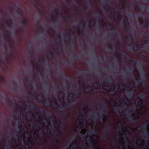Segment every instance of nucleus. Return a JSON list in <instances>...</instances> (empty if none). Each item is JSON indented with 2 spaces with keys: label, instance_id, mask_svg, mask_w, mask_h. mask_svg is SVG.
Segmentation results:
<instances>
[{
  "label": "nucleus",
  "instance_id": "obj_33",
  "mask_svg": "<svg viewBox=\"0 0 149 149\" xmlns=\"http://www.w3.org/2000/svg\"><path fill=\"white\" fill-rule=\"evenodd\" d=\"M103 138L104 139H108V138L107 135V133H106L103 136Z\"/></svg>",
  "mask_w": 149,
  "mask_h": 149
},
{
  "label": "nucleus",
  "instance_id": "obj_10",
  "mask_svg": "<svg viewBox=\"0 0 149 149\" xmlns=\"http://www.w3.org/2000/svg\"><path fill=\"white\" fill-rule=\"evenodd\" d=\"M146 95L145 93H143L139 95V96L143 98V99H140V101H143V99L146 97Z\"/></svg>",
  "mask_w": 149,
  "mask_h": 149
},
{
  "label": "nucleus",
  "instance_id": "obj_64",
  "mask_svg": "<svg viewBox=\"0 0 149 149\" xmlns=\"http://www.w3.org/2000/svg\"><path fill=\"white\" fill-rule=\"evenodd\" d=\"M8 148H9V147H8V146H6V149H8Z\"/></svg>",
  "mask_w": 149,
  "mask_h": 149
},
{
  "label": "nucleus",
  "instance_id": "obj_20",
  "mask_svg": "<svg viewBox=\"0 0 149 149\" xmlns=\"http://www.w3.org/2000/svg\"><path fill=\"white\" fill-rule=\"evenodd\" d=\"M89 116H95V117H98V116L97 115V114L96 113H95L94 114L93 113H92L91 115H89Z\"/></svg>",
  "mask_w": 149,
  "mask_h": 149
},
{
  "label": "nucleus",
  "instance_id": "obj_30",
  "mask_svg": "<svg viewBox=\"0 0 149 149\" xmlns=\"http://www.w3.org/2000/svg\"><path fill=\"white\" fill-rule=\"evenodd\" d=\"M118 129L119 130H123V129L124 128V127L123 126H122V125H120L118 127Z\"/></svg>",
  "mask_w": 149,
  "mask_h": 149
},
{
  "label": "nucleus",
  "instance_id": "obj_49",
  "mask_svg": "<svg viewBox=\"0 0 149 149\" xmlns=\"http://www.w3.org/2000/svg\"><path fill=\"white\" fill-rule=\"evenodd\" d=\"M135 47L136 48H138L139 49H140L141 48V46L140 47H139V46L138 45H137L135 46Z\"/></svg>",
  "mask_w": 149,
  "mask_h": 149
},
{
  "label": "nucleus",
  "instance_id": "obj_5",
  "mask_svg": "<svg viewBox=\"0 0 149 149\" xmlns=\"http://www.w3.org/2000/svg\"><path fill=\"white\" fill-rule=\"evenodd\" d=\"M136 77L139 79L140 82L141 84H142L143 83V82H145V79H140L141 77L139 74H138L137 75Z\"/></svg>",
  "mask_w": 149,
  "mask_h": 149
},
{
  "label": "nucleus",
  "instance_id": "obj_7",
  "mask_svg": "<svg viewBox=\"0 0 149 149\" xmlns=\"http://www.w3.org/2000/svg\"><path fill=\"white\" fill-rule=\"evenodd\" d=\"M31 140L30 139L28 138L27 139V142L26 143V145L28 146H30V145H32L33 143L31 142Z\"/></svg>",
  "mask_w": 149,
  "mask_h": 149
},
{
  "label": "nucleus",
  "instance_id": "obj_6",
  "mask_svg": "<svg viewBox=\"0 0 149 149\" xmlns=\"http://www.w3.org/2000/svg\"><path fill=\"white\" fill-rule=\"evenodd\" d=\"M57 105H56V107L55 106V104H56L55 103H54V104H53V103H52V106L53 107H54L55 108H56V107H57V108H58V109L59 110H62L63 109V108H62L60 107V106H59V105H58V104L57 103Z\"/></svg>",
  "mask_w": 149,
  "mask_h": 149
},
{
  "label": "nucleus",
  "instance_id": "obj_23",
  "mask_svg": "<svg viewBox=\"0 0 149 149\" xmlns=\"http://www.w3.org/2000/svg\"><path fill=\"white\" fill-rule=\"evenodd\" d=\"M62 107H63L66 108H69L70 107V104H67L65 105V106L64 105H62Z\"/></svg>",
  "mask_w": 149,
  "mask_h": 149
},
{
  "label": "nucleus",
  "instance_id": "obj_51",
  "mask_svg": "<svg viewBox=\"0 0 149 149\" xmlns=\"http://www.w3.org/2000/svg\"><path fill=\"white\" fill-rule=\"evenodd\" d=\"M79 125L80 126H82V125H83L82 122L81 121H80L79 122Z\"/></svg>",
  "mask_w": 149,
  "mask_h": 149
},
{
  "label": "nucleus",
  "instance_id": "obj_29",
  "mask_svg": "<svg viewBox=\"0 0 149 149\" xmlns=\"http://www.w3.org/2000/svg\"><path fill=\"white\" fill-rule=\"evenodd\" d=\"M131 70H130L129 69L127 70L126 71V74H130L131 73Z\"/></svg>",
  "mask_w": 149,
  "mask_h": 149
},
{
  "label": "nucleus",
  "instance_id": "obj_58",
  "mask_svg": "<svg viewBox=\"0 0 149 149\" xmlns=\"http://www.w3.org/2000/svg\"><path fill=\"white\" fill-rule=\"evenodd\" d=\"M73 137L74 138H75L76 137V135L75 134H74L73 135Z\"/></svg>",
  "mask_w": 149,
  "mask_h": 149
},
{
  "label": "nucleus",
  "instance_id": "obj_12",
  "mask_svg": "<svg viewBox=\"0 0 149 149\" xmlns=\"http://www.w3.org/2000/svg\"><path fill=\"white\" fill-rule=\"evenodd\" d=\"M116 52L118 54H117V55L118 56H120L121 55H124L123 53H121V51L120 50H117L116 51Z\"/></svg>",
  "mask_w": 149,
  "mask_h": 149
},
{
  "label": "nucleus",
  "instance_id": "obj_19",
  "mask_svg": "<svg viewBox=\"0 0 149 149\" xmlns=\"http://www.w3.org/2000/svg\"><path fill=\"white\" fill-rule=\"evenodd\" d=\"M41 114V113L40 112H39L37 113L36 114V115L37 117H38V118L39 119H41L40 116Z\"/></svg>",
  "mask_w": 149,
  "mask_h": 149
},
{
  "label": "nucleus",
  "instance_id": "obj_36",
  "mask_svg": "<svg viewBox=\"0 0 149 149\" xmlns=\"http://www.w3.org/2000/svg\"><path fill=\"white\" fill-rule=\"evenodd\" d=\"M34 70L35 71H36L37 72H40V70L38 68H37L36 69L34 68Z\"/></svg>",
  "mask_w": 149,
  "mask_h": 149
},
{
  "label": "nucleus",
  "instance_id": "obj_56",
  "mask_svg": "<svg viewBox=\"0 0 149 149\" xmlns=\"http://www.w3.org/2000/svg\"><path fill=\"white\" fill-rule=\"evenodd\" d=\"M144 8H145L144 7V6H143L141 7V10H144Z\"/></svg>",
  "mask_w": 149,
  "mask_h": 149
},
{
  "label": "nucleus",
  "instance_id": "obj_8",
  "mask_svg": "<svg viewBox=\"0 0 149 149\" xmlns=\"http://www.w3.org/2000/svg\"><path fill=\"white\" fill-rule=\"evenodd\" d=\"M30 107L34 109L35 110H37L39 109V108L36 106L35 104H33L32 103H31V104L29 105Z\"/></svg>",
  "mask_w": 149,
  "mask_h": 149
},
{
  "label": "nucleus",
  "instance_id": "obj_17",
  "mask_svg": "<svg viewBox=\"0 0 149 149\" xmlns=\"http://www.w3.org/2000/svg\"><path fill=\"white\" fill-rule=\"evenodd\" d=\"M7 104L10 106H11L12 105V102L11 100H8Z\"/></svg>",
  "mask_w": 149,
  "mask_h": 149
},
{
  "label": "nucleus",
  "instance_id": "obj_34",
  "mask_svg": "<svg viewBox=\"0 0 149 149\" xmlns=\"http://www.w3.org/2000/svg\"><path fill=\"white\" fill-rule=\"evenodd\" d=\"M52 20L54 22H55L56 20V18L55 16L54 15H53L52 17Z\"/></svg>",
  "mask_w": 149,
  "mask_h": 149
},
{
  "label": "nucleus",
  "instance_id": "obj_16",
  "mask_svg": "<svg viewBox=\"0 0 149 149\" xmlns=\"http://www.w3.org/2000/svg\"><path fill=\"white\" fill-rule=\"evenodd\" d=\"M97 101L99 102H101L102 104L103 105V107H107L106 104L104 102L101 101V100L100 99H97Z\"/></svg>",
  "mask_w": 149,
  "mask_h": 149
},
{
  "label": "nucleus",
  "instance_id": "obj_59",
  "mask_svg": "<svg viewBox=\"0 0 149 149\" xmlns=\"http://www.w3.org/2000/svg\"><path fill=\"white\" fill-rule=\"evenodd\" d=\"M37 26H38V28H39V29H41V26H39L38 25H37Z\"/></svg>",
  "mask_w": 149,
  "mask_h": 149
},
{
  "label": "nucleus",
  "instance_id": "obj_14",
  "mask_svg": "<svg viewBox=\"0 0 149 149\" xmlns=\"http://www.w3.org/2000/svg\"><path fill=\"white\" fill-rule=\"evenodd\" d=\"M111 128V126L109 124H107L106 127L105 128V130L106 131H107L109 130H110Z\"/></svg>",
  "mask_w": 149,
  "mask_h": 149
},
{
  "label": "nucleus",
  "instance_id": "obj_54",
  "mask_svg": "<svg viewBox=\"0 0 149 149\" xmlns=\"http://www.w3.org/2000/svg\"><path fill=\"white\" fill-rule=\"evenodd\" d=\"M95 15L96 17H100V16L97 14H95Z\"/></svg>",
  "mask_w": 149,
  "mask_h": 149
},
{
  "label": "nucleus",
  "instance_id": "obj_15",
  "mask_svg": "<svg viewBox=\"0 0 149 149\" xmlns=\"http://www.w3.org/2000/svg\"><path fill=\"white\" fill-rule=\"evenodd\" d=\"M81 116L82 117V119H81L82 122H84V120H85V118L84 117V115L82 113L81 114V116H79V118H80Z\"/></svg>",
  "mask_w": 149,
  "mask_h": 149
},
{
  "label": "nucleus",
  "instance_id": "obj_45",
  "mask_svg": "<svg viewBox=\"0 0 149 149\" xmlns=\"http://www.w3.org/2000/svg\"><path fill=\"white\" fill-rule=\"evenodd\" d=\"M125 114V113L124 112H122L120 114V115L124 116Z\"/></svg>",
  "mask_w": 149,
  "mask_h": 149
},
{
  "label": "nucleus",
  "instance_id": "obj_57",
  "mask_svg": "<svg viewBox=\"0 0 149 149\" xmlns=\"http://www.w3.org/2000/svg\"><path fill=\"white\" fill-rule=\"evenodd\" d=\"M103 112L105 113V111L104 110H103V112H100V113L101 114H104V113Z\"/></svg>",
  "mask_w": 149,
  "mask_h": 149
},
{
  "label": "nucleus",
  "instance_id": "obj_44",
  "mask_svg": "<svg viewBox=\"0 0 149 149\" xmlns=\"http://www.w3.org/2000/svg\"><path fill=\"white\" fill-rule=\"evenodd\" d=\"M139 142L140 143V144H139V146H141V139H139V141L137 142V143H139Z\"/></svg>",
  "mask_w": 149,
  "mask_h": 149
},
{
  "label": "nucleus",
  "instance_id": "obj_50",
  "mask_svg": "<svg viewBox=\"0 0 149 149\" xmlns=\"http://www.w3.org/2000/svg\"><path fill=\"white\" fill-rule=\"evenodd\" d=\"M111 93H113L114 92V90H112L111 91H109Z\"/></svg>",
  "mask_w": 149,
  "mask_h": 149
},
{
  "label": "nucleus",
  "instance_id": "obj_43",
  "mask_svg": "<svg viewBox=\"0 0 149 149\" xmlns=\"http://www.w3.org/2000/svg\"><path fill=\"white\" fill-rule=\"evenodd\" d=\"M146 27H147L149 25V22L147 21H146Z\"/></svg>",
  "mask_w": 149,
  "mask_h": 149
},
{
  "label": "nucleus",
  "instance_id": "obj_35",
  "mask_svg": "<svg viewBox=\"0 0 149 149\" xmlns=\"http://www.w3.org/2000/svg\"><path fill=\"white\" fill-rule=\"evenodd\" d=\"M123 109L122 108L118 107L116 109V111H119L123 110Z\"/></svg>",
  "mask_w": 149,
  "mask_h": 149
},
{
  "label": "nucleus",
  "instance_id": "obj_27",
  "mask_svg": "<svg viewBox=\"0 0 149 149\" xmlns=\"http://www.w3.org/2000/svg\"><path fill=\"white\" fill-rule=\"evenodd\" d=\"M108 51L113 52V49L112 47H111L107 49Z\"/></svg>",
  "mask_w": 149,
  "mask_h": 149
},
{
  "label": "nucleus",
  "instance_id": "obj_32",
  "mask_svg": "<svg viewBox=\"0 0 149 149\" xmlns=\"http://www.w3.org/2000/svg\"><path fill=\"white\" fill-rule=\"evenodd\" d=\"M126 146L127 147V148L128 149H133V147L132 146H129V145H126Z\"/></svg>",
  "mask_w": 149,
  "mask_h": 149
},
{
  "label": "nucleus",
  "instance_id": "obj_4",
  "mask_svg": "<svg viewBox=\"0 0 149 149\" xmlns=\"http://www.w3.org/2000/svg\"><path fill=\"white\" fill-rule=\"evenodd\" d=\"M141 135L142 137H146L147 139L148 138L149 136V134L146 130H144L143 132L141 133Z\"/></svg>",
  "mask_w": 149,
  "mask_h": 149
},
{
  "label": "nucleus",
  "instance_id": "obj_11",
  "mask_svg": "<svg viewBox=\"0 0 149 149\" xmlns=\"http://www.w3.org/2000/svg\"><path fill=\"white\" fill-rule=\"evenodd\" d=\"M43 104L45 106V107H48L49 106V102L47 100H43Z\"/></svg>",
  "mask_w": 149,
  "mask_h": 149
},
{
  "label": "nucleus",
  "instance_id": "obj_40",
  "mask_svg": "<svg viewBox=\"0 0 149 149\" xmlns=\"http://www.w3.org/2000/svg\"><path fill=\"white\" fill-rule=\"evenodd\" d=\"M37 141L38 142H42V139H41V138H39L38 140H37Z\"/></svg>",
  "mask_w": 149,
  "mask_h": 149
},
{
  "label": "nucleus",
  "instance_id": "obj_38",
  "mask_svg": "<svg viewBox=\"0 0 149 149\" xmlns=\"http://www.w3.org/2000/svg\"><path fill=\"white\" fill-rule=\"evenodd\" d=\"M137 104L139 105V106H141L142 108H143V106L142 105H141V104H140V102L139 101H138L137 102Z\"/></svg>",
  "mask_w": 149,
  "mask_h": 149
},
{
  "label": "nucleus",
  "instance_id": "obj_21",
  "mask_svg": "<svg viewBox=\"0 0 149 149\" xmlns=\"http://www.w3.org/2000/svg\"><path fill=\"white\" fill-rule=\"evenodd\" d=\"M147 125L146 124H144L142 126H139V127H138V130H139V128H145L147 127Z\"/></svg>",
  "mask_w": 149,
  "mask_h": 149
},
{
  "label": "nucleus",
  "instance_id": "obj_1",
  "mask_svg": "<svg viewBox=\"0 0 149 149\" xmlns=\"http://www.w3.org/2000/svg\"><path fill=\"white\" fill-rule=\"evenodd\" d=\"M126 112L127 113L128 115V117L130 120L133 121L136 120V118L135 117H133L132 115L131 114L129 111H127Z\"/></svg>",
  "mask_w": 149,
  "mask_h": 149
},
{
  "label": "nucleus",
  "instance_id": "obj_25",
  "mask_svg": "<svg viewBox=\"0 0 149 149\" xmlns=\"http://www.w3.org/2000/svg\"><path fill=\"white\" fill-rule=\"evenodd\" d=\"M138 64L140 66H141L142 67H143L144 65V62L142 63V62H138Z\"/></svg>",
  "mask_w": 149,
  "mask_h": 149
},
{
  "label": "nucleus",
  "instance_id": "obj_53",
  "mask_svg": "<svg viewBox=\"0 0 149 149\" xmlns=\"http://www.w3.org/2000/svg\"><path fill=\"white\" fill-rule=\"evenodd\" d=\"M126 128V129H127V130H129V129L131 130L132 129L131 127H127Z\"/></svg>",
  "mask_w": 149,
  "mask_h": 149
},
{
  "label": "nucleus",
  "instance_id": "obj_52",
  "mask_svg": "<svg viewBox=\"0 0 149 149\" xmlns=\"http://www.w3.org/2000/svg\"><path fill=\"white\" fill-rule=\"evenodd\" d=\"M39 4V3H38L37 2L36 3H35V6L36 7H37V6Z\"/></svg>",
  "mask_w": 149,
  "mask_h": 149
},
{
  "label": "nucleus",
  "instance_id": "obj_31",
  "mask_svg": "<svg viewBox=\"0 0 149 149\" xmlns=\"http://www.w3.org/2000/svg\"><path fill=\"white\" fill-rule=\"evenodd\" d=\"M4 78L3 76H0V80L1 81H4Z\"/></svg>",
  "mask_w": 149,
  "mask_h": 149
},
{
  "label": "nucleus",
  "instance_id": "obj_39",
  "mask_svg": "<svg viewBox=\"0 0 149 149\" xmlns=\"http://www.w3.org/2000/svg\"><path fill=\"white\" fill-rule=\"evenodd\" d=\"M23 147V146L22 145H20V146H19V147L18 148L19 149H22Z\"/></svg>",
  "mask_w": 149,
  "mask_h": 149
},
{
  "label": "nucleus",
  "instance_id": "obj_42",
  "mask_svg": "<svg viewBox=\"0 0 149 149\" xmlns=\"http://www.w3.org/2000/svg\"><path fill=\"white\" fill-rule=\"evenodd\" d=\"M76 101V100H73L71 102H70V103L72 104H74L75 103Z\"/></svg>",
  "mask_w": 149,
  "mask_h": 149
},
{
  "label": "nucleus",
  "instance_id": "obj_24",
  "mask_svg": "<svg viewBox=\"0 0 149 149\" xmlns=\"http://www.w3.org/2000/svg\"><path fill=\"white\" fill-rule=\"evenodd\" d=\"M132 93H133L132 92H130V91L127 94V96L129 97H130L132 96Z\"/></svg>",
  "mask_w": 149,
  "mask_h": 149
},
{
  "label": "nucleus",
  "instance_id": "obj_13",
  "mask_svg": "<svg viewBox=\"0 0 149 149\" xmlns=\"http://www.w3.org/2000/svg\"><path fill=\"white\" fill-rule=\"evenodd\" d=\"M21 24L23 26L26 25L27 24V22L24 19L21 22Z\"/></svg>",
  "mask_w": 149,
  "mask_h": 149
},
{
  "label": "nucleus",
  "instance_id": "obj_48",
  "mask_svg": "<svg viewBox=\"0 0 149 149\" xmlns=\"http://www.w3.org/2000/svg\"><path fill=\"white\" fill-rule=\"evenodd\" d=\"M58 140L56 139H55L54 141H53V142L54 143H57L58 142Z\"/></svg>",
  "mask_w": 149,
  "mask_h": 149
},
{
  "label": "nucleus",
  "instance_id": "obj_62",
  "mask_svg": "<svg viewBox=\"0 0 149 149\" xmlns=\"http://www.w3.org/2000/svg\"><path fill=\"white\" fill-rule=\"evenodd\" d=\"M125 32H127V29L126 28H125Z\"/></svg>",
  "mask_w": 149,
  "mask_h": 149
},
{
  "label": "nucleus",
  "instance_id": "obj_3",
  "mask_svg": "<svg viewBox=\"0 0 149 149\" xmlns=\"http://www.w3.org/2000/svg\"><path fill=\"white\" fill-rule=\"evenodd\" d=\"M12 9L16 8L17 10V12L18 13L21 15H22L21 12H22V11L21 10L20 11V10H21V8L19 7H18L16 6H13L11 7Z\"/></svg>",
  "mask_w": 149,
  "mask_h": 149
},
{
  "label": "nucleus",
  "instance_id": "obj_46",
  "mask_svg": "<svg viewBox=\"0 0 149 149\" xmlns=\"http://www.w3.org/2000/svg\"><path fill=\"white\" fill-rule=\"evenodd\" d=\"M123 13H124L123 11V12H119V14L121 15H123Z\"/></svg>",
  "mask_w": 149,
  "mask_h": 149
},
{
  "label": "nucleus",
  "instance_id": "obj_9",
  "mask_svg": "<svg viewBox=\"0 0 149 149\" xmlns=\"http://www.w3.org/2000/svg\"><path fill=\"white\" fill-rule=\"evenodd\" d=\"M68 40H70V43H71V44L72 45V46H73V37L70 36H69V38L68 39Z\"/></svg>",
  "mask_w": 149,
  "mask_h": 149
},
{
  "label": "nucleus",
  "instance_id": "obj_28",
  "mask_svg": "<svg viewBox=\"0 0 149 149\" xmlns=\"http://www.w3.org/2000/svg\"><path fill=\"white\" fill-rule=\"evenodd\" d=\"M101 118H102L104 122H106L107 120V118L105 115H104L103 117L102 118L101 117Z\"/></svg>",
  "mask_w": 149,
  "mask_h": 149
},
{
  "label": "nucleus",
  "instance_id": "obj_60",
  "mask_svg": "<svg viewBox=\"0 0 149 149\" xmlns=\"http://www.w3.org/2000/svg\"><path fill=\"white\" fill-rule=\"evenodd\" d=\"M11 141L13 142V143L15 142V141L14 140L12 139H11Z\"/></svg>",
  "mask_w": 149,
  "mask_h": 149
},
{
  "label": "nucleus",
  "instance_id": "obj_55",
  "mask_svg": "<svg viewBox=\"0 0 149 149\" xmlns=\"http://www.w3.org/2000/svg\"><path fill=\"white\" fill-rule=\"evenodd\" d=\"M134 52H138V49H136L135 50L134 49Z\"/></svg>",
  "mask_w": 149,
  "mask_h": 149
},
{
  "label": "nucleus",
  "instance_id": "obj_26",
  "mask_svg": "<svg viewBox=\"0 0 149 149\" xmlns=\"http://www.w3.org/2000/svg\"><path fill=\"white\" fill-rule=\"evenodd\" d=\"M86 90H89L91 91V92H92L93 91V89L92 88V87L91 86L88 87L87 88Z\"/></svg>",
  "mask_w": 149,
  "mask_h": 149
},
{
  "label": "nucleus",
  "instance_id": "obj_18",
  "mask_svg": "<svg viewBox=\"0 0 149 149\" xmlns=\"http://www.w3.org/2000/svg\"><path fill=\"white\" fill-rule=\"evenodd\" d=\"M126 38H127V41L128 42H130V40L131 39L132 40H133V38L131 36H127Z\"/></svg>",
  "mask_w": 149,
  "mask_h": 149
},
{
  "label": "nucleus",
  "instance_id": "obj_22",
  "mask_svg": "<svg viewBox=\"0 0 149 149\" xmlns=\"http://www.w3.org/2000/svg\"><path fill=\"white\" fill-rule=\"evenodd\" d=\"M72 145L74 146L72 147V149H75L77 148V145L76 143H75L74 144H72Z\"/></svg>",
  "mask_w": 149,
  "mask_h": 149
},
{
  "label": "nucleus",
  "instance_id": "obj_2",
  "mask_svg": "<svg viewBox=\"0 0 149 149\" xmlns=\"http://www.w3.org/2000/svg\"><path fill=\"white\" fill-rule=\"evenodd\" d=\"M112 30L115 31H112L111 33V34H112L114 36H118V35H120V33L119 32L116 31L115 28L113 27L112 28Z\"/></svg>",
  "mask_w": 149,
  "mask_h": 149
},
{
  "label": "nucleus",
  "instance_id": "obj_41",
  "mask_svg": "<svg viewBox=\"0 0 149 149\" xmlns=\"http://www.w3.org/2000/svg\"><path fill=\"white\" fill-rule=\"evenodd\" d=\"M86 72L85 71H83L81 72L80 73V74H82L83 75H85L86 74Z\"/></svg>",
  "mask_w": 149,
  "mask_h": 149
},
{
  "label": "nucleus",
  "instance_id": "obj_61",
  "mask_svg": "<svg viewBox=\"0 0 149 149\" xmlns=\"http://www.w3.org/2000/svg\"><path fill=\"white\" fill-rule=\"evenodd\" d=\"M52 132V130H50V132H48V134H49V133L50 134L51 132Z\"/></svg>",
  "mask_w": 149,
  "mask_h": 149
},
{
  "label": "nucleus",
  "instance_id": "obj_37",
  "mask_svg": "<svg viewBox=\"0 0 149 149\" xmlns=\"http://www.w3.org/2000/svg\"><path fill=\"white\" fill-rule=\"evenodd\" d=\"M127 57H128V60L131 61L132 60V57H130L129 55H127Z\"/></svg>",
  "mask_w": 149,
  "mask_h": 149
},
{
  "label": "nucleus",
  "instance_id": "obj_63",
  "mask_svg": "<svg viewBox=\"0 0 149 149\" xmlns=\"http://www.w3.org/2000/svg\"><path fill=\"white\" fill-rule=\"evenodd\" d=\"M78 83L79 84H81V81L80 80H78Z\"/></svg>",
  "mask_w": 149,
  "mask_h": 149
},
{
  "label": "nucleus",
  "instance_id": "obj_47",
  "mask_svg": "<svg viewBox=\"0 0 149 149\" xmlns=\"http://www.w3.org/2000/svg\"><path fill=\"white\" fill-rule=\"evenodd\" d=\"M119 101L120 102H122V97H119Z\"/></svg>",
  "mask_w": 149,
  "mask_h": 149
}]
</instances>
